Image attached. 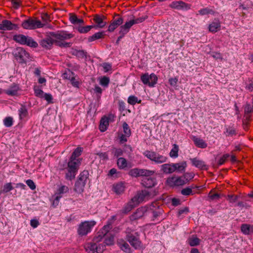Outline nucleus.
Returning <instances> with one entry per match:
<instances>
[{"label":"nucleus","mask_w":253,"mask_h":253,"mask_svg":"<svg viewBox=\"0 0 253 253\" xmlns=\"http://www.w3.org/2000/svg\"><path fill=\"white\" fill-rule=\"evenodd\" d=\"M49 34L52 37L55 42V44L61 47H69L71 46V42H67L64 41L70 39L74 37V35L66 31H59L57 32H51Z\"/></svg>","instance_id":"obj_1"},{"label":"nucleus","mask_w":253,"mask_h":253,"mask_svg":"<svg viewBox=\"0 0 253 253\" xmlns=\"http://www.w3.org/2000/svg\"><path fill=\"white\" fill-rule=\"evenodd\" d=\"M145 216L150 217L151 221L158 220L162 215L164 211L156 202H153L145 206Z\"/></svg>","instance_id":"obj_2"},{"label":"nucleus","mask_w":253,"mask_h":253,"mask_svg":"<svg viewBox=\"0 0 253 253\" xmlns=\"http://www.w3.org/2000/svg\"><path fill=\"white\" fill-rule=\"evenodd\" d=\"M96 224L94 220H86L81 222L78 225L77 229L78 235L80 237L86 236L90 233Z\"/></svg>","instance_id":"obj_3"},{"label":"nucleus","mask_w":253,"mask_h":253,"mask_svg":"<svg viewBox=\"0 0 253 253\" xmlns=\"http://www.w3.org/2000/svg\"><path fill=\"white\" fill-rule=\"evenodd\" d=\"M80 164L79 159L70 158L68 163V172L66 173L65 178L68 180H72L75 178L78 168Z\"/></svg>","instance_id":"obj_4"},{"label":"nucleus","mask_w":253,"mask_h":253,"mask_svg":"<svg viewBox=\"0 0 253 253\" xmlns=\"http://www.w3.org/2000/svg\"><path fill=\"white\" fill-rule=\"evenodd\" d=\"M143 155L155 164H162L167 161L168 158L154 151L146 150Z\"/></svg>","instance_id":"obj_5"},{"label":"nucleus","mask_w":253,"mask_h":253,"mask_svg":"<svg viewBox=\"0 0 253 253\" xmlns=\"http://www.w3.org/2000/svg\"><path fill=\"white\" fill-rule=\"evenodd\" d=\"M13 40L21 44L26 45L32 47H37L38 45V43L31 37L22 34L14 35Z\"/></svg>","instance_id":"obj_6"},{"label":"nucleus","mask_w":253,"mask_h":253,"mask_svg":"<svg viewBox=\"0 0 253 253\" xmlns=\"http://www.w3.org/2000/svg\"><path fill=\"white\" fill-rule=\"evenodd\" d=\"M44 25L45 24L42 23L39 20L31 17L24 20L21 24L24 29L27 30H34L42 28Z\"/></svg>","instance_id":"obj_7"},{"label":"nucleus","mask_w":253,"mask_h":253,"mask_svg":"<svg viewBox=\"0 0 253 253\" xmlns=\"http://www.w3.org/2000/svg\"><path fill=\"white\" fill-rule=\"evenodd\" d=\"M126 239L130 244L135 249H137L141 247V242L138 237V234L136 232H134L130 228H127L126 230Z\"/></svg>","instance_id":"obj_8"},{"label":"nucleus","mask_w":253,"mask_h":253,"mask_svg":"<svg viewBox=\"0 0 253 253\" xmlns=\"http://www.w3.org/2000/svg\"><path fill=\"white\" fill-rule=\"evenodd\" d=\"M84 247L88 253H101L105 249V245L104 244H97L92 241L86 243Z\"/></svg>","instance_id":"obj_9"},{"label":"nucleus","mask_w":253,"mask_h":253,"mask_svg":"<svg viewBox=\"0 0 253 253\" xmlns=\"http://www.w3.org/2000/svg\"><path fill=\"white\" fill-rule=\"evenodd\" d=\"M155 173L153 170L148 169L134 168L131 169L129 172L128 174L133 177H138L144 176H151Z\"/></svg>","instance_id":"obj_10"},{"label":"nucleus","mask_w":253,"mask_h":253,"mask_svg":"<svg viewBox=\"0 0 253 253\" xmlns=\"http://www.w3.org/2000/svg\"><path fill=\"white\" fill-rule=\"evenodd\" d=\"M140 79L144 84H147L150 87H154L157 84L158 80L157 76L154 73L150 75L148 73L143 74L141 75Z\"/></svg>","instance_id":"obj_11"},{"label":"nucleus","mask_w":253,"mask_h":253,"mask_svg":"<svg viewBox=\"0 0 253 253\" xmlns=\"http://www.w3.org/2000/svg\"><path fill=\"white\" fill-rule=\"evenodd\" d=\"M13 54L16 59L21 63L26 62L29 57V54L22 47L16 48L13 52Z\"/></svg>","instance_id":"obj_12"},{"label":"nucleus","mask_w":253,"mask_h":253,"mask_svg":"<svg viewBox=\"0 0 253 253\" xmlns=\"http://www.w3.org/2000/svg\"><path fill=\"white\" fill-rule=\"evenodd\" d=\"M167 182L170 186H178L183 185L187 183V179H185L183 175L178 177L172 176L168 178Z\"/></svg>","instance_id":"obj_13"},{"label":"nucleus","mask_w":253,"mask_h":253,"mask_svg":"<svg viewBox=\"0 0 253 253\" xmlns=\"http://www.w3.org/2000/svg\"><path fill=\"white\" fill-rule=\"evenodd\" d=\"M151 196V194L147 190H142L133 197V200H135L138 204L144 200H148Z\"/></svg>","instance_id":"obj_14"},{"label":"nucleus","mask_w":253,"mask_h":253,"mask_svg":"<svg viewBox=\"0 0 253 253\" xmlns=\"http://www.w3.org/2000/svg\"><path fill=\"white\" fill-rule=\"evenodd\" d=\"M169 7L177 10H188L190 8L189 4L181 0L172 1L169 4Z\"/></svg>","instance_id":"obj_15"},{"label":"nucleus","mask_w":253,"mask_h":253,"mask_svg":"<svg viewBox=\"0 0 253 253\" xmlns=\"http://www.w3.org/2000/svg\"><path fill=\"white\" fill-rule=\"evenodd\" d=\"M40 43L42 47L49 49L52 47L53 43L55 44V42L54 38L49 34L46 38L42 40Z\"/></svg>","instance_id":"obj_16"},{"label":"nucleus","mask_w":253,"mask_h":253,"mask_svg":"<svg viewBox=\"0 0 253 253\" xmlns=\"http://www.w3.org/2000/svg\"><path fill=\"white\" fill-rule=\"evenodd\" d=\"M146 209L145 206L138 208L130 216V220L134 221L145 216Z\"/></svg>","instance_id":"obj_17"},{"label":"nucleus","mask_w":253,"mask_h":253,"mask_svg":"<svg viewBox=\"0 0 253 253\" xmlns=\"http://www.w3.org/2000/svg\"><path fill=\"white\" fill-rule=\"evenodd\" d=\"M190 161L193 166L200 169H208V166L205 162L198 158H190Z\"/></svg>","instance_id":"obj_18"},{"label":"nucleus","mask_w":253,"mask_h":253,"mask_svg":"<svg viewBox=\"0 0 253 253\" xmlns=\"http://www.w3.org/2000/svg\"><path fill=\"white\" fill-rule=\"evenodd\" d=\"M150 176H144L142 179V184L146 188H151L156 184V180Z\"/></svg>","instance_id":"obj_19"},{"label":"nucleus","mask_w":253,"mask_h":253,"mask_svg":"<svg viewBox=\"0 0 253 253\" xmlns=\"http://www.w3.org/2000/svg\"><path fill=\"white\" fill-rule=\"evenodd\" d=\"M2 26L3 31L18 30L19 28L17 24L12 23L10 21L8 20H3L2 21Z\"/></svg>","instance_id":"obj_20"},{"label":"nucleus","mask_w":253,"mask_h":253,"mask_svg":"<svg viewBox=\"0 0 253 253\" xmlns=\"http://www.w3.org/2000/svg\"><path fill=\"white\" fill-rule=\"evenodd\" d=\"M106 18V17L104 16H100L98 15H95L94 16L93 20L96 24V26L97 27L102 28H103L107 24V22L104 21V19Z\"/></svg>","instance_id":"obj_21"},{"label":"nucleus","mask_w":253,"mask_h":253,"mask_svg":"<svg viewBox=\"0 0 253 253\" xmlns=\"http://www.w3.org/2000/svg\"><path fill=\"white\" fill-rule=\"evenodd\" d=\"M112 116H109L108 117H104L102 118L100 120L99 125V129L101 132L106 131L109 126V121L111 119Z\"/></svg>","instance_id":"obj_22"},{"label":"nucleus","mask_w":253,"mask_h":253,"mask_svg":"<svg viewBox=\"0 0 253 253\" xmlns=\"http://www.w3.org/2000/svg\"><path fill=\"white\" fill-rule=\"evenodd\" d=\"M124 21V19L122 17H119L114 20L109 26L108 31L112 32L114 31L119 26L121 25Z\"/></svg>","instance_id":"obj_23"},{"label":"nucleus","mask_w":253,"mask_h":253,"mask_svg":"<svg viewBox=\"0 0 253 253\" xmlns=\"http://www.w3.org/2000/svg\"><path fill=\"white\" fill-rule=\"evenodd\" d=\"M174 171H176L179 172H185L187 167V163L186 161H183L180 163H173Z\"/></svg>","instance_id":"obj_24"},{"label":"nucleus","mask_w":253,"mask_h":253,"mask_svg":"<svg viewBox=\"0 0 253 253\" xmlns=\"http://www.w3.org/2000/svg\"><path fill=\"white\" fill-rule=\"evenodd\" d=\"M195 145L199 148H206L207 147V144L202 139L195 136H193L192 138Z\"/></svg>","instance_id":"obj_25"},{"label":"nucleus","mask_w":253,"mask_h":253,"mask_svg":"<svg viewBox=\"0 0 253 253\" xmlns=\"http://www.w3.org/2000/svg\"><path fill=\"white\" fill-rule=\"evenodd\" d=\"M138 204L135 200H133V198L131 200L128 202L125 206L123 208L122 211L123 213H126L130 211L134 207H135Z\"/></svg>","instance_id":"obj_26"},{"label":"nucleus","mask_w":253,"mask_h":253,"mask_svg":"<svg viewBox=\"0 0 253 253\" xmlns=\"http://www.w3.org/2000/svg\"><path fill=\"white\" fill-rule=\"evenodd\" d=\"M173 164H164L161 166V170L165 173L170 174L174 172Z\"/></svg>","instance_id":"obj_27"},{"label":"nucleus","mask_w":253,"mask_h":253,"mask_svg":"<svg viewBox=\"0 0 253 253\" xmlns=\"http://www.w3.org/2000/svg\"><path fill=\"white\" fill-rule=\"evenodd\" d=\"M113 191L117 194H120L125 191V187L123 183L120 182L113 185Z\"/></svg>","instance_id":"obj_28"},{"label":"nucleus","mask_w":253,"mask_h":253,"mask_svg":"<svg viewBox=\"0 0 253 253\" xmlns=\"http://www.w3.org/2000/svg\"><path fill=\"white\" fill-rule=\"evenodd\" d=\"M69 20L70 22L73 24H84V21L82 19L78 18L76 15L70 13L69 14Z\"/></svg>","instance_id":"obj_29"},{"label":"nucleus","mask_w":253,"mask_h":253,"mask_svg":"<svg viewBox=\"0 0 253 253\" xmlns=\"http://www.w3.org/2000/svg\"><path fill=\"white\" fill-rule=\"evenodd\" d=\"M187 241L188 244L191 247L197 246L200 243V240L196 235L189 237Z\"/></svg>","instance_id":"obj_30"},{"label":"nucleus","mask_w":253,"mask_h":253,"mask_svg":"<svg viewBox=\"0 0 253 253\" xmlns=\"http://www.w3.org/2000/svg\"><path fill=\"white\" fill-rule=\"evenodd\" d=\"M117 165L120 169H125L127 167V162L123 157H120L117 161Z\"/></svg>","instance_id":"obj_31"},{"label":"nucleus","mask_w":253,"mask_h":253,"mask_svg":"<svg viewBox=\"0 0 253 253\" xmlns=\"http://www.w3.org/2000/svg\"><path fill=\"white\" fill-rule=\"evenodd\" d=\"M19 87L17 85L13 84L10 87L5 91L6 94L10 96L17 95Z\"/></svg>","instance_id":"obj_32"},{"label":"nucleus","mask_w":253,"mask_h":253,"mask_svg":"<svg viewBox=\"0 0 253 253\" xmlns=\"http://www.w3.org/2000/svg\"><path fill=\"white\" fill-rule=\"evenodd\" d=\"M241 230L245 235H249L253 232V227L249 224H243L241 225Z\"/></svg>","instance_id":"obj_33"},{"label":"nucleus","mask_w":253,"mask_h":253,"mask_svg":"<svg viewBox=\"0 0 253 253\" xmlns=\"http://www.w3.org/2000/svg\"><path fill=\"white\" fill-rule=\"evenodd\" d=\"M209 29L210 31L215 33L220 29V23L218 21L212 22L209 25Z\"/></svg>","instance_id":"obj_34"},{"label":"nucleus","mask_w":253,"mask_h":253,"mask_svg":"<svg viewBox=\"0 0 253 253\" xmlns=\"http://www.w3.org/2000/svg\"><path fill=\"white\" fill-rule=\"evenodd\" d=\"M19 119L22 120L26 118L28 115V112L26 107L21 105V108L18 110Z\"/></svg>","instance_id":"obj_35"},{"label":"nucleus","mask_w":253,"mask_h":253,"mask_svg":"<svg viewBox=\"0 0 253 253\" xmlns=\"http://www.w3.org/2000/svg\"><path fill=\"white\" fill-rule=\"evenodd\" d=\"M95 26L89 25L84 27L79 25L76 27V29L81 34H85L88 32L92 28L95 27Z\"/></svg>","instance_id":"obj_36"},{"label":"nucleus","mask_w":253,"mask_h":253,"mask_svg":"<svg viewBox=\"0 0 253 253\" xmlns=\"http://www.w3.org/2000/svg\"><path fill=\"white\" fill-rule=\"evenodd\" d=\"M124 152V150L121 148L114 147L111 150V153L114 157L118 159L123 155Z\"/></svg>","instance_id":"obj_37"},{"label":"nucleus","mask_w":253,"mask_h":253,"mask_svg":"<svg viewBox=\"0 0 253 253\" xmlns=\"http://www.w3.org/2000/svg\"><path fill=\"white\" fill-rule=\"evenodd\" d=\"M179 147L176 144L172 145V148L169 152V156L172 158H176L178 156Z\"/></svg>","instance_id":"obj_38"},{"label":"nucleus","mask_w":253,"mask_h":253,"mask_svg":"<svg viewBox=\"0 0 253 253\" xmlns=\"http://www.w3.org/2000/svg\"><path fill=\"white\" fill-rule=\"evenodd\" d=\"M104 36V32H97L93 34L92 36H90L88 38V41L91 42L96 40L102 39Z\"/></svg>","instance_id":"obj_39"},{"label":"nucleus","mask_w":253,"mask_h":253,"mask_svg":"<svg viewBox=\"0 0 253 253\" xmlns=\"http://www.w3.org/2000/svg\"><path fill=\"white\" fill-rule=\"evenodd\" d=\"M198 13L201 15H206L208 14H212L213 15L214 13V11L212 9L209 7H206L202 9H200L198 11Z\"/></svg>","instance_id":"obj_40"},{"label":"nucleus","mask_w":253,"mask_h":253,"mask_svg":"<svg viewBox=\"0 0 253 253\" xmlns=\"http://www.w3.org/2000/svg\"><path fill=\"white\" fill-rule=\"evenodd\" d=\"M73 54L78 58H83L86 57L87 52L84 50H74Z\"/></svg>","instance_id":"obj_41"},{"label":"nucleus","mask_w":253,"mask_h":253,"mask_svg":"<svg viewBox=\"0 0 253 253\" xmlns=\"http://www.w3.org/2000/svg\"><path fill=\"white\" fill-rule=\"evenodd\" d=\"M85 185V183H84V182H81L80 181L77 180L75 185V191L78 192H83Z\"/></svg>","instance_id":"obj_42"},{"label":"nucleus","mask_w":253,"mask_h":253,"mask_svg":"<svg viewBox=\"0 0 253 253\" xmlns=\"http://www.w3.org/2000/svg\"><path fill=\"white\" fill-rule=\"evenodd\" d=\"M141 102V100H138V98L134 95H130L127 99V102L131 105H134L136 103H140Z\"/></svg>","instance_id":"obj_43"},{"label":"nucleus","mask_w":253,"mask_h":253,"mask_svg":"<svg viewBox=\"0 0 253 253\" xmlns=\"http://www.w3.org/2000/svg\"><path fill=\"white\" fill-rule=\"evenodd\" d=\"M112 227V221H108L107 224L104 225L99 231L101 233L104 234V235H106Z\"/></svg>","instance_id":"obj_44"},{"label":"nucleus","mask_w":253,"mask_h":253,"mask_svg":"<svg viewBox=\"0 0 253 253\" xmlns=\"http://www.w3.org/2000/svg\"><path fill=\"white\" fill-rule=\"evenodd\" d=\"M88 171L84 170L80 173L78 180L80 181L81 182H84V183H86L87 179L88 178Z\"/></svg>","instance_id":"obj_45"},{"label":"nucleus","mask_w":253,"mask_h":253,"mask_svg":"<svg viewBox=\"0 0 253 253\" xmlns=\"http://www.w3.org/2000/svg\"><path fill=\"white\" fill-rule=\"evenodd\" d=\"M123 132L127 136H130L131 134V129L128 125L126 122H124L123 124Z\"/></svg>","instance_id":"obj_46"},{"label":"nucleus","mask_w":253,"mask_h":253,"mask_svg":"<svg viewBox=\"0 0 253 253\" xmlns=\"http://www.w3.org/2000/svg\"><path fill=\"white\" fill-rule=\"evenodd\" d=\"M13 189L11 182L7 183L3 185V188L0 190V193H7Z\"/></svg>","instance_id":"obj_47"},{"label":"nucleus","mask_w":253,"mask_h":253,"mask_svg":"<svg viewBox=\"0 0 253 253\" xmlns=\"http://www.w3.org/2000/svg\"><path fill=\"white\" fill-rule=\"evenodd\" d=\"M226 136H232L236 134V130L231 126L226 128V131L224 132Z\"/></svg>","instance_id":"obj_48"},{"label":"nucleus","mask_w":253,"mask_h":253,"mask_svg":"<svg viewBox=\"0 0 253 253\" xmlns=\"http://www.w3.org/2000/svg\"><path fill=\"white\" fill-rule=\"evenodd\" d=\"M105 235H104V234L101 233L100 231H99L97 235L94 237L92 240V241L96 243L97 244H99V243L100 242H101L103 239V238L105 236Z\"/></svg>","instance_id":"obj_49"},{"label":"nucleus","mask_w":253,"mask_h":253,"mask_svg":"<svg viewBox=\"0 0 253 253\" xmlns=\"http://www.w3.org/2000/svg\"><path fill=\"white\" fill-rule=\"evenodd\" d=\"M110 82V79L108 77L104 76L101 78L99 81L100 85L104 87H107Z\"/></svg>","instance_id":"obj_50"},{"label":"nucleus","mask_w":253,"mask_h":253,"mask_svg":"<svg viewBox=\"0 0 253 253\" xmlns=\"http://www.w3.org/2000/svg\"><path fill=\"white\" fill-rule=\"evenodd\" d=\"M82 152V148L81 147L77 148L73 152L70 158L71 159H77V157H79L81 155Z\"/></svg>","instance_id":"obj_51"},{"label":"nucleus","mask_w":253,"mask_h":253,"mask_svg":"<svg viewBox=\"0 0 253 253\" xmlns=\"http://www.w3.org/2000/svg\"><path fill=\"white\" fill-rule=\"evenodd\" d=\"M13 119L11 117H6L3 120V123L6 127H10L13 125Z\"/></svg>","instance_id":"obj_52"},{"label":"nucleus","mask_w":253,"mask_h":253,"mask_svg":"<svg viewBox=\"0 0 253 253\" xmlns=\"http://www.w3.org/2000/svg\"><path fill=\"white\" fill-rule=\"evenodd\" d=\"M230 157L229 154H224L218 160L217 164L219 166L222 165L226 161V160Z\"/></svg>","instance_id":"obj_53"},{"label":"nucleus","mask_w":253,"mask_h":253,"mask_svg":"<svg viewBox=\"0 0 253 253\" xmlns=\"http://www.w3.org/2000/svg\"><path fill=\"white\" fill-rule=\"evenodd\" d=\"M34 89L35 94L36 96L42 98L44 92L41 89L39 88L38 86H35Z\"/></svg>","instance_id":"obj_54"},{"label":"nucleus","mask_w":253,"mask_h":253,"mask_svg":"<svg viewBox=\"0 0 253 253\" xmlns=\"http://www.w3.org/2000/svg\"><path fill=\"white\" fill-rule=\"evenodd\" d=\"M181 193L182 195L184 196H189L190 195H192L193 193L192 188L190 187H186L185 188H184L181 190Z\"/></svg>","instance_id":"obj_55"},{"label":"nucleus","mask_w":253,"mask_h":253,"mask_svg":"<svg viewBox=\"0 0 253 253\" xmlns=\"http://www.w3.org/2000/svg\"><path fill=\"white\" fill-rule=\"evenodd\" d=\"M245 88L250 92L253 91V80H249L248 82L246 83Z\"/></svg>","instance_id":"obj_56"},{"label":"nucleus","mask_w":253,"mask_h":253,"mask_svg":"<svg viewBox=\"0 0 253 253\" xmlns=\"http://www.w3.org/2000/svg\"><path fill=\"white\" fill-rule=\"evenodd\" d=\"M121 248L123 251L126 253H129L130 252V248L129 246L126 243H124L122 245H121Z\"/></svg>","instance_id":"obj_57"},{"label":"nucleus","mask_w":253,"mask_h":253,"mask_svg":"<svg viewBox=\"0 0 253 253\" xmlns=\"http://www.w3.org/2000/svg\"><path fill=\"white\" fill-rule=\"evenodd\" d=\"M69 190V188L67 186L63 185L59 188L58 189V193L59 194H62L67 193Z\"/></svg>","instance_id":"obj_58"},{"label":"nucleus","mask_w":253,"mask_h":253,"mask_svg":"<svg viewBox=\"0 0 253 253\" xmlns=\"http://www.w3.org/2000/svg\"><path fill=\"white\" fill-rule=\"evenodd\" d=\"M11 4L14 9H18L21 5V1L20 0H11Z\"/></svg>","instance_id":"obj_59"},{"label":"nucleus","mask_w":253,"mask_h":253,"mask_svg":"<svg viewBox=\"0 0 253 253\" xmlns=\"http://www.w3.org/2000/svg\"><path fill=\"white\" fill-rule=\"evenodd\" d=\"M97 155L102 160L105 161L108 160V155L107 152L98 153Z\"/></svg>","instance_id":"obj_60"},{"label":"nucleus","mask_w":253,"mask_h":253,"mask_svg":"<svg viewBox=\"0 0 253 253\" xmlns=\"http://www.w3.org/2000/svg\"><path fill=\"white\" fill-rule=\"evenodd\" d=\"M26 183L31 190H33L36 189V184L32 180L28 179L26 181Z\"/></svg>","instance_id":"obj_61"},{"label":"nucleus","mask_w":253,"mask_h":253,"mask_svg":"<svg viewBox=\"0 0 253 253\" xmlns=\"http://www.w3.org/2000/svg\"><path fill=\"white\" fill-rule=\"evenodd\" d=\"M238 196L237 195H228L227 200L231 203H234L237 201L238 200Z\"/></svg>","instance_id":"obj_62"},{"label":"nucleus","mask_w":253,"mask_h":253,"mask_svg":"<svg viewBox=\"0 0 253 253\" xmlns=\"http://www.w3.org/2000/svg\"><path fill=\"white\" fill-rule=\"evenodd\" d=\"M102 66L105 72H107L112 69L111 64L108 63H103Z\"/></svg>","instance_id":"obj_63"},{"label":"nucleus","mask_w":253,"mask_h":253,"mask_svg":"<svg viewBox=\"0 0 253 253\" xmlns=\"http://www.w3.org/2000/svg\"><path fill=\"white\" fill-rule=\"evenodd\" d=\"M251 112L253 113V107L250 104H247L245 107V113L247 115Z\"/></svg>","instance_id":"obj_64"}]
</instances>
